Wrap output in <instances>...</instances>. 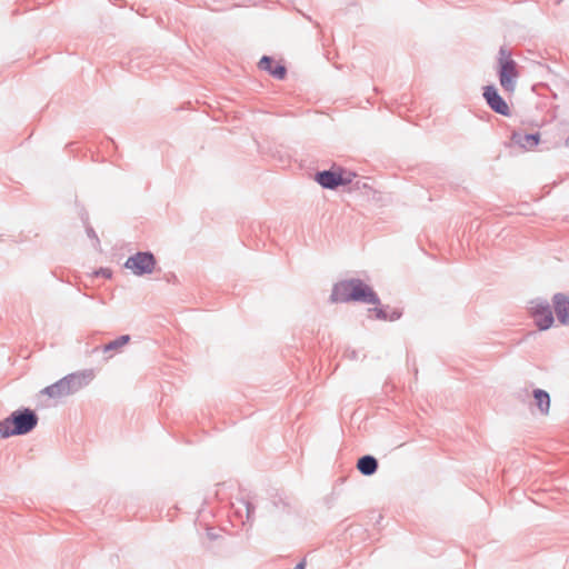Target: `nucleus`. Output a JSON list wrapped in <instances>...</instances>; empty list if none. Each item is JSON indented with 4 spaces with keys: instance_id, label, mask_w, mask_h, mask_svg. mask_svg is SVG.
Masks as SVG:
<instances>
[{
    "instance_id": "obj_1",
    "label": "nucleus",
    "mask_w": 569,
    "mask_h": 569,
    "mask_svg": "<svg viewBox=\"0 0 569 569\" xmlns=\"http://www.w3.org/2000/svg\"><path fill=\"white\" fill-rule=\"evenodd\" d=\"M333 302L362 301L368 305H377L379 299L375 291L358 279L338 282L332 290Z\"/></svg>"
},
{
    "instance_id": "obj_2",
    "label": "nucleus",
    "mask_w": 569,
    "mask_h": 569,
    "mask_svg": "<svg viewBox=\"0 0 569 569\" xmlns=\"http://www.w3.org/2000/svg\"><path fill=\"white\" fill-rule=\"evenodd\" d=\"M497 76L502 90L511 98L517 91L521 70L511 52L505 48H501L498 54Z\"/></svg>"
},
{
    "instance_id": "obj_3",
    "label": "nucleus",
    "mask_w": 569,
    "mask_h": 569,
    "mask_svg": "<svg viewBox=\"0 0 569 569\" xmlns=\"http://www.w3.org/2000/svg\"><path fill=\"white\" fill-rule=\"evenodd\" d=\"M38 423L37 415L30 410H17L0 421V438L30 432Z\"/></svg>"
},
{
    "instance_id": "obj_4",
    "label": "nucleus",
    "mask_w": 569,
    "mask_h": 569,
    "mask_svg": "<svg viewBox=\"0 0 569 569\" xmlns=\"http://www.w3.org/2000/svg\"><path fill=\"white\" fill-rule=\"evenodd\" d=\"M356 173L342 168H336L328 171H322L317 174V181L328 189H335L339 186H346L352 182Z\"/></svg>"
},
{
    "instance_id": "obj_5",
    "label": "nucleus",
    "mask_w": 569,
    "mask_h": 569,
    "mask_svg": "<svg viewBox=\"0 0 569 569\" xmlns=\"http://www.w3.org/2000/svg\"><path fill=\"white\" fill-rule=\"evenodd\" d=\"M529 315L539 330H547L555 322L550 306L543 301H532L529 307Z\"/></svg>"
},
{
    "instance_id": "obj_6",
    "label": "nucleus",
    "mask_w": 569,
    "mask_h": 569,
    "mask_svg": "<svg viewBox=\"0 0 569 569\" xmlns=\"http://www.w3.org/2000/svg\"><path fill=\"white\" fill-rule=\"evenodd\" d=\"M126 268L130 269L134 274L142 276L151 273L156 267L154 257L149 252H139L130 257L126 263Z\"/></svg>"
},
{
    "instance_id": "obj_7",
    "label": "nucleus",
    "mask_w": 569,
    "mask_h": 569,
    "mask_svg": "<svg viewBox=\"0 0 569 569\" xmlns=\"http://www.w3.org/2000/svg\"><path fill=\"white\" fill-rule=\"evenodd\" d=\"M483 98L488 106L497 113L502 116H510V107L500 93L498 92V89L495 86H486L483 88Z\"/></svg>"
},
{
    "instance_id": "obj_8",
    "label": "nucleus",
    "mask_w": 569,
    "mask_h": 569,
    "mask_svg": "<svg viewBox=\"0 0 569 569\" xmlns=\"http://www.w3.org/2000/svg\"><path fill=\"white\" fill-rule=\"evenodd\" d=\"M511 141L518 148H520L525 151H531L539 144L540 134L539 133L527 134V133L515 132L511 137Z\"/></svg>"
},
{
    "instance_id": "obj_9",
    "label": "nucleus",
    "mask_w": 569,
    "mask_h": 569,
    "mask_svg": "<svg viewBox=\"0 0 569 569\" xmlns=\"http://www.w3.org/2000/svg\"><path fill=\"white\" fill-rule=\"evenodd\" d=\"M552 301L558 320L562 325L569 326V298L558 293L553 297Z\"/></svg>"
},
{
    "instance_id": "obj_10",
    "label": "nucleus",
    "mask_w": 569,
    "mask_h": 569,
    "mask_svg": "<svg viewBox=\"0 0 569 569\" xmlns=\"http://www.w3.org/2000/svg\"><path fill=\"white\" fill-rule=\"evenodd\" d=\"M273 64V60L269 57H262L261 60L259 61L260 69L268 71L270 74L278 79H282L286 74V68L280 64Z\"/></svg>"
},
{
    "instance_id": "obj_11",
    "label": "nucleus",
    "mask_w": 569,
    "mask_h": 569,
    "mask_svg": "<svg viewBox=\"0 0 569 569\" xmlns=\"http://www.w3.org/2000/svg\"><path fill=\"white\" fill-rule=\"evenodd\" d=\"M72 381L70 379H62L59 382L48 387L46 389V393L50 397H59L63 395H68L71 392V386Z\"/></svg>"
},
{
    "instance_id": "obj_12",
    "label": "nucleus",
    "mask_w": 569,
    "mask_h": 569,
    "mask_svg": "<svg viewBox=\"0 0 569 569\" xmlns=\"http://www.w3.org/2000/svg\"><path fill=\"white\" fill-rule=\"evenodd\" d=\"M357 468L362 475L370 476L377 471L378 463L373 457L365 456L358 460Z\"/></svg>"
},
{
    "instance_id": "obj_13",
    "label": "nucleus",
    "mask_w": 569,
    "mask_h": 569,
    "mask_svg": "<svg viewBox=\"0 0 569 569\" xmlns=\"http://www.w3.org/2000/svg\"><path fill=\"white\" fill-rule=\"evenodd\" d=\"M533 397L536 400V405L541 411V413L547 415L550 408V397L549 395L540 389L535 390Z\"/></svg>"
},
{
    "instance_id": "obj_14",
    "label": "nucleus",
    "mask_w": 569,
    "mask_h": 569,
    "mask_svg": "<svg viewBox=\"0 0 569 569\" xmlns=\"http://www.w3.org/2000/svg\"><path fill=\"white\" fill-rule=\"evenodd\" d=\"M373 308H370L368 310L369 318L373 319H381V320H395L399 318V313L392 312L391 315H388L387 311L379 306V302L377 305H373Z\"/></svg>"
},
{
    "instance_id": "obj_15",
    "label": "nucleus",
    "mask_w": 569,
    "mask_h": 569,
    "mask_svg": "<svg viewBox=\"0 0 569 569\" xmlns=\"http://www.w3.org/2000/svg\"><path fill=\"white\" fill-rule=\"evenodd\" d=\"M129 341V336H122L120 337L119 339L112 341L111 343H109L106 349L109 350V349H114V348H119V347H122L124 346L127 342Z\"/></svg>"
},
{
    "instance_id": "obj_16",
    "label": "nucleus",
    "mask_w": 569,
    "mask_h": 569,
    "mask_svg": "<svg viewBox=\"0 0 569 569\" xmlns=\"http://www.w3.org/2000/svg\"><path fill=\"white\" fill-rule=\"evenodd\" d=\"M306 567V560H302L301 562H299L295 569H305Z\"/></svg>"
},
{
    "instance_id": "obj_17",
    "label": "nucleus",
    "mask_w": 569,
    "mask_h": 569,
    "mask_svg": "<svg viewBox=\"0 0 569 569\" xmlns=\"http://www.w3.org/2000/svg\"><path fill=\"white\" fill-rule=\"evenodd\" d=\"M102 274L106 276V277H110V271H102Z\"/></svg>"
}]
</instances>
